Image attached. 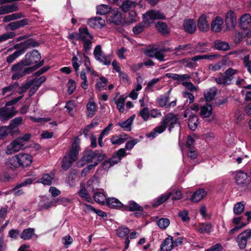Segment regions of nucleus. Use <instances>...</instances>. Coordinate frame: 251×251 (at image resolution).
Listing matches in <instances>:
<instances>
[{"instance_id":"nucleus-31","label":"nucleus","mask_w":251,"mask_h":251,"mask_svg":"<svg viewBox=\"0 0 251 251\" xmlns=\"http://www.w3.org/2000/svg\"><path fill=\"white\" fill-rule=\"evenodd\" d=\"M54 175L52 173L44 174L42 177L38 180V182L41 183L44 185H50L54 179Z\"/></svg>"},{"instance_id":"nucleus-6","label":"nucleus","mask_w":251,"mask_h":251,"mask_svg":"<svg viewBox=\"0 0 251 251\" xmlns=\"http://www.w3.org/2000/svg\"><path fill=\"white\" fill-rule=\"evenodd\" d=\"M199 109V106H194L192 109H187L184 113L183 116L185 118L189 117L188 126L192 131H195L197 128L199 124V118L195 114L192 113V111H198Z\"/></svg>"},{"instance_id":"nucleus-45","label":"nucleus","mask_w":251,"mask_h":251,"mask_svg":"<svg viewBox=\"0 0 251 251\" xmlns=\"http://www.w3.org/2000/svg\"><path fill=\"white\" fill-rule=\"evenodd\" d=\"M125 205L115 198H111V208L122 210L124 209Z\"/></svg>"},{"instance_id":"nucleus-3","label":"nucleus","mask_w":251,"mask_h":251,"mask_svg":"<svg viewBox=\"0 0 251 251\" xmlns=\"http://www.w3.org/2000/svg\"><path fill=\"white\" fill-rule=\"evenodd\" d=\"M103 154L99 153L97 151H93L91 150H87L84 152L83 155L81 159L77 162L78 167H82L84 165L89 162H93L94 164H90L96 166L104 158Z\"/></svg>"},{"instance_id":"nucleus-61","label":"nucleus","mask_w":251,"mask_h":251,"mask_svg":"<svg viewBox=\"0 0 251 251\" xmlns=\"http://www.w3.org/2000/svg\"><path fill=\"white\" fill-rule=\"evenodd\" d=\"M139 115L141 117L145 122L148 121L150 119V112L148 107H144L141 109Z\"/></svg>"},{"instance_id":"nucleus-27","label":"nucleus","mask_w":251,"mask_h":251,"mask_svg":"<svg viewBox=\"0 0 251 251\" xmlns=\"http://www.w3.org/2000/svg\"><path fill=\"white\" fill-rule=\"evenodd\" d=\"M218 92V89L215 87L208 88L204 92V97L206 101H210Z\"/></svg>"},{"instance_id":"nucleus-14","label":"nucleus","mask_w":251,"mask_h":251,"mask_svg":"<svg viewBox=\"0 0 251 251\" xmlns=\"http://www.w3.org/2000/svg\"><path fill=\"white\" fill-rule=\"evenodd\" d=\"M79 151V144L76 142V141H75L73 143L71 148H70L68 152L65 155L68 156L69 157L72 158L73 160H75V161L78 158Z\"/></svg>"},{"instance_id":"nucleus-13","label":"nucleus","mask_w":251,"mask_h":251,"mask_svg":"<svg viewBox=\"0 0 251 251\" xmlns=\"http://www.w3.org/2000/svg\"><path fill=\"white\" fill-rule=\"evenodd\" d=\"M29 20L27 19H24L19 21L11 22L5 26L6 30H14L23 27L25 25H28Z\"/></svg>"},{"instance_id":"nucleus-34","label":"nucleus","mask_w":251,"mask_h":251,"mask_svg":"<svg viewBox=\"0 0 251 251\" xmlns=\"http://www.w3.org/2000/svg\"><path fill=\"white\" fill-rule=\"evenodd\" d=\"M17 6L15 4L0 6V15H4L17 11Z\"/></svg>"},{"instance_id":"nucleus-58","label":"nucleus","mask_w":251,"mask_h":251,"mask_svg":"<svg viewBox=\"0 0 251 251\" xmlns=\"http://www.w3.org/2000/svg\"><path fill=\"white\" fill-rule=\"evenodd\" d=\"M19 86V83L15 82L8 86L5 87L2 89V95H5L7 93L13 92Z\"/></svg>"},{"instance_id":"nucleus-20","label":"nucleus","mask_w":251,"mask_h":251,"mask_svg":"<svg viewBox=\"0 0 251 251\" xmlns=\"http://www.w3.org/2000/svg\"><path fill=\"white\" fill-rule=\"evenodd\" d=\"M223 20L221 17H216L211 23V30L214 32L222 31Z\"/></svg>"},{"instance_id":"nucleus-64","label":"nucleus","mask_w":251,"mask_h":251,"mask_svg":"<svg viewBox=\"0 0 251 251\" xmlns=\"http://www.w3.org/2000/svg\"><path fill=\"white\" fill-rule=\"evenodd\" d=\"M145 23L143 21L138 24L135 27L132 29V31L134 34L137 35V34L141 33L143 32L145 29Z\"/></svg>"},{"instance_id":"nucleus-48","label":"nucleus","mask_w":251,"mask_h":251,"mask_svg":"<svg viewBox=\"0 0 251 251\" xmlns=\"http://www.w3.org/2000/svg\"><path fill=\"white\" fill-rule=\"evenodd\" d=\"M171 89L168 91V94L165 96H161L158 100L159 104L161 107H168V103L169 102V94L170 93Z\"/></svg>"},{"instance_id":"nucleus-10","label":"nucleus","mask_w":251,"mask_h":251,"mask_svg":"<svg viewBox=\"0 0 251 251\" xmlns=\"http://www.w3.org/2000/svg\"><path fill=\"white\" fill-rule=\"evenodd\" d=\"M251 238V229H247L239 234L236 238V242L237 243L239 248L241 250L244 249L247 245V243Z\"/></svg>"},{"instance_id":"nucleus-18","label":"nucleus","mask_w":251,"mask_h":251,"mask_svg":"<svg viewBox=\"0 0 251 251\" xmlns=\"http://www.w3.org/2000/svg\"><path fill=\"white\" fill-rule=\"evenodd\" d=\"M88 24L92 27H101L105 25V20L100 17H94L88 20Z\"/></svg>"},{"instance_id":"nucleus-17","label":"nucleus","mask_w":251,"mask_h":251,"mask_svg":"<svg viewBox=\"0 0 251 251\" xmlns=\"http://www.w3.org/2000/svg\"><path fill=\"white\" fill-rule=\"evenodd\" d=\"M126 155V152L125 149L121 148L119 149L117 152L113 154L111 157V166L121 161L122 157Z\"/></svg>"},{"instance_id":"nucleus-53","label":"nucleus","mask_w":251,"mask_h":251,"mask_svg":"<svg viewBox=\"0 0 251 251\" xmlns=\"http://www.w3.org/2000/svg\"><path fill=\"white\" fill-rule=\"evenodd\" d=\"M165 17H143V21L145 27L151 25L154 22V20L157 19H165Z\"/></svg>"},{"instance_id":"nucleus-8","label":"nucleus","mask_w":251,"mask_h":251,"mask_svg":"<svg viewBox=\"0 0 251 251\" xmlns=\"http://www.w3.org/2000/svg\"><path fill=\"white\" fill-rule=\"evenodd\" d=\"M178 115H175V114L172 113H169L163 117L161 125H164L165 129L168 125L169 130L171 132L175 125L178 124Z\"/></svg>"},{"instance_id":"nucleus-37","label":"nucleus","mask_w":251,"mask_h":251,"mask_svg":"<svg viewBox=\"0 0 251 251\" xmlns=\"http://www.w3.org/2000/svg\"><path fill=\"white\" fill-rule=\"evenodd\" d=\"M247 177V175L245 172H237L235 174V182L238 185L243 184L246 182Z\"/></svg>"},{"instance_id":"nucleus-46","label":"nucleus","mask_w":251,"mask_h":251,"mask_svg":"<svg viewBox=\"0 0 251 251\" xmlns=\"http://www.w3.org/2000/svg\"><path fill=\"white\" fill-rule=\"evenodd\" d=\"M251 35V31L247 33L245 35H244L243 32L235 31L233 34V40L235 43H239L242 41L243 38L246 36Z\"/></svg>"},{"instance_id":"nucleus-32","label":"nucleus","mask_w":251,"mask_h":251,"mask_svg":"<svg viewBox=\"0 0 251 251\" xmlns=\"http://www.w3.org/2000/svg\"><path fill=\"white\" fill-rule=\"evenodd\" d=\"M239 26L243 30H248L251 27V17H240Z\"/></svg>"},{"instance_id":"nucleus-5","label":"nucleus","mask_w":251,"mask_h":251,"mask_svg":"<svg viewBox=\"0 0 251 251\" xmlns=\"http://www.w3.org/2000/svg\"><path fill=\"white\" fill-rule=\"evenodd\" d=\"M41 58V54L39 51L36 50H33L27 52L25 58H23L22 60L27 67L31 65L34 66L41 61H40Z\"/></svg>"},{"instance_id":"nucleus-30","label":"nucleus","mask_w":251,"mask_h":251,"mask_svg":"<svg viewBox=\"0 0 251 251\" xmlns=\"http://www.w3.org/2000/svg\"><path fill=\"white\" fill-rule=\"evenodd\" d=\"M137 85L129 94V97L133 100H136L138 96V92L142 89V78L141 76L137 77Z\"/></svg>"},{"instance_id":"nucleus-36","label":"nucleus","mask_w":251,"mask_h":251,"mask_svg":"<svg viewBox=\"0 0 251 251\" xmlns=\"http://www.w3.org/2000/svg\"><path fill=\"white\" fill-rule=\"evenodd\" d=\"M78 194L83 200L88 202H93L92 198L84 186H80V190L78 192Z\"/></svg>"},{"instance_id":"nucleus-7","label":"nucleus","mask_w":251,"mask_h":251,"mask_svg":"<svg viewBox=\"0 0 251 251\" xmlns=\"http://www.w3.org/2000/svg\"><path fill=\"white\" fill-rule=\"evenodd\" d=\"M172 196L173 200H179L182 197V193L178 189H174L173 191L168 193L166 194H163L154 199V205H158L166 201L171 196Z\"/></svg>"},{"instance_id":"nucleus-49","label":"nucleus","mask_w":251,"mask_h":251,"mask_svg":"<svg viewBox=\"0 0 251 251\" xmlns=\"http://www.w3.org/2000/svg\"><path fill=\"white\" fill-rule=\"evenodd\" d=\"M75 161L68 156L65 155L63 158L62 168L64 170H67L72 166L73 162Z\"/></svg>"},{"instance_id":"nucleus-1","label":"nucleus","mask_w":251,"mask_h":251,"mask_svg":"<svg viewBox=\"0 0 251 251\" xmlns=\"http://www.w3.org/2000/svg\"><path fill=\"white\" fill-rule=\"evenodd\" d=\"M44 60L34 66L27 67L21 60L19 62L14 64L11 68V72L12 73L11 79L18 80L26 75L31 74L35 70L43 65Z\"/></svg>"},{"instance_id":"nucleus-16","label":"nucleus","mask_w":251,"mask_h":251,"mask_svg":"<svg viewBox=\"0 0 251 251\" xmlns=\"http://www.w3.org/2000/svg\"><path fill=\"white\" fill-rule=\"evenodd\" d=\"M33 181V179L31 178H27L24 181L20 183L17 184L15 187L12 189V191L14 193L15 196H20L23 193L22 190H18L19 188L26 186L27 185L31 184Z\"/></svg>"},{"instance_id":"nucleus-21","label":"nucleus","mask_w":251,"mask_h":251,"mask_svg":"<svg viewBox=\"0 0 251 251\" xmlns=\"http://www.w3.org/2000/svg\"><path fill=\"white\" fill-rule=\"evenodd\" d=\"M23 118L22 117H17L10 121L9 125L11 134H14L19 131L18 126L22 124Z\"/></svg>"},{"instance_id":"nucleus-19","label":"nucleus","mask_w":251,"mask_h":251,"mask_svg":"<svg viewBox=\"0 0 251 251\" xmlns=\"http://www.w3.org/2000/svg\"><path fill=\"white\" fill-rule=\"evenodd\" d=\"M183 26L185 31L188 33H194L196 30L195 21L190 19L184 21Z\"/></svg>"},{"instance_id":"nucleus-51","label":"nucleus","mask_w":251,"mask_h":251,"mask_svg":"<svg viewBox=\"0 0 251 251\" xmlns=\"http://www.w3.org/2000/svg\"><path fill=\"white\" fill-rule=\"evenodd\" d=\"M96 105L93 101H89L87 104V115L88 117L93 116L96 111Z\"/></svg>"},{"instance_id":"nucleus-44","label":"nucleus","mask_w":251,"mask_h":251,"mask_svg":"<svg viewBox=\"0 0 251 251\" xmlns=\"http://www.w3.org/2000/svg\"><path fill=\"white\" fill-rule=\"evenodd\" d=\"M236 17H226L225 22L226 23V28L228 30H232L234 28L237 24Z\"/></svg>"},{"instance_id":"nucleus-9","label":"nucleus","mask_w":251,"mask_h":251,"mask_svg":"<svg viewBox=\"0 0 251 251\" xmlns=\"http://www.w3.org/2000/svg\"><path fill=\"white\" fill-rule=\"evenodd\" d=\"M9 105H5L0 108V121L5 122L15 116L17 111L13 106L8 107Z\"/></svg>"},{"instance_id":"nucleus-23","label":"nucleus","mask_w":251,"mask_h":251,"mask_svg":"<svg viewBox=\"0 0 251 251\" xmlns=\"http://www.w3.org/2000/svg\"><path fill=\"white\" fill-rule=\"evenodd\" d=\"M79 41H84L90 39H93V36L89 33L88 28L86 27H80L79 28Z\"/></svg>"},{"instance_id":"nucleus-29","label":"nucleus","mask_w":251,"mask_h":251,"mask_svg":"<svg viewBox=\"0 0 251 251\" xmlns=\"http://www.w3.org/2000/svg\"><path fill=\"white\" fill-rule=\"evenodd\" d=\"M124 210H126V211H136V210H138V211H143V208L140 206L139 204L137 203L136 202L134 201H130L128 202L127 205H125Z\"/></svg>"},{"instance_id":"nucleus-47","label":"nucleus","mask_w":251,"mask_h":251,"mask_svg":"<svg viewBox=\"0 0 251 251\" xmlns=\"http://www.w3.org/2000/svg\"><path fill=\"white\" fill-rule=\"evenodd\" d=\"M107 79L104 76H101L98 80L96 84V88L99 91H102L106 89Z\"/></svg>"},{"instance_id":"nucleus-25","label":"nucleus","mask_w":251,"mask_h":251,"mask_svg":"<svg viewBox=\"0 0 251 251\" xmlns=\"http://www.w3.org/2000/svg\"><path fill=\"white\" fill-rule=\"evenodd\" d=\"M197 230L202 234L209 233L213 231V227L210 223H201L198 226Z\"/></svg>"},{"instance_id":"nucleus-15","label":"nucleus","mask_w":251,"mask_h":251,"mask_svg":"<svg viewBox=\"0 0 251 251\" xmlns=\"http://www.w3.org/2000/svg\"><path fill=\"white\" fill-rule=\"evenodd\" d=\"M94 201L102 205H110V200L108 198H106L105 195L102 192H95L93 195Z\"/></svg>"},{"instance_id":"nucleus-62","label":"nucleus","mask_w":251,"mask_h":251,"mask_svg":"<svg viewBox=\"0 0 251 251\" xmlns=\"http://www.w3.org/2000/svg\"><path fill=\"white\" fill-rule=\"evenodd\" d=\"M155 26L159 32L163 34L168 33V27L165 23L158 22L155 24Z\"/></svg>"},{"instance_id":"nucleus-55","label":"nucleus","mask_w":251,"mask_h":251,"mask_svg":"<svg viewBox=\"0 0 251 251\" xmlns=\"http://www.w3.org/2000/svg\"><path fill=\"white\" fill-rule=\"evenodd\" d=\"M206 43L203 42H199L194 47V52H205L208 51L207 48L205 46Z\"/></svg>"},{"instance_id":"nucleus-52","label":"nucleus","mask_w":251,"mask_h":251,"mask_svg":"<svg viewBox=\"0 0 251 251\" xmlns=\"http://www.w3.org/2000/svg\"><path fill=\"white\" fill-rule=\"evenodd\" d=\"M110 12V7L107 5L101 4L97 7V14L105 15Z\"/></svg>"},{"instance_id":"nucleus-12","label":"nucleus","mask_w":251,"mask_h":251,"mask_svg":"<svg viewBox=\"0 0 251 251\" xmlns=\"http://www.w3.org/2000/svg\"><path fill=\"white\" fill-rule=\"evenodd\" d=\"M24 146L22 141H20L19 139H16L13 141L7 147L6 150V153L7 154H10L19 151Z\"/></svg>"},{"instance_id":"nucleus-35","label":"nucleus","mask_w":251,"mask_h":251,"mask_svg":"<svg viewBox=\"0 0 251 251\" xmlns=\"http://www.w3.org/2000/svg\"><path fill=\"white\" fill-rule=\"evenodd\" d=\"M200 114L203 118L210 117L212 114V106L210 105H208V104L201 106Z\"/></svg>"},{"instance_id":"nucleus-56","label":"nucleus","mask_w":251,"mask_h":251,"mask_svg":"<svg viewBox=\"0 0 251 251\" xmlns=\"http://www.w3.org/2000/svg\"><path fill=\"white\" fill-rule=\"evenodd\" d=\"M166 76L168 78H173L174 80H177V81H183L185 80L186 78H187L188 75H177L176 73H167Z\"/></svg>"},{"instance_id":"nucleus-63","label":"nucleus","mask_w":251,"mask_h":251,"mask_svg":"<svg viewBox=\"0 0 251 251\" xmlns=\"http://www.w3.org/2000/svg\"><path fill=\"white\" fill-rule=\"evenodd\" d=\"M170 224V222L168 218H161L157 221L158 227L162 229L168 227Z\"/></svg>"},{"instance_id":"nucleus-22","label":"nucleus","mask_w":251,"mask_h":251,"mask_svg":"<svg viewBox=\"0 0 251 251\" xmlns=\"http://www.w3.org/2000/svg\"><path fill=\"white\" fill-rule=\"evenodd\" d=\"M173 249V243H172V236L169 235L165 239L160 245L161 251H169Z\"/></svg>"},{"instance_id":"nucleus-24","label":"nucleus","mask_w":251,"mask_h":251,"mask_svg":"<svg viewBox=\"0 0 251 251\" xmlns=\"http://www.w3.org/2000/svg\"><path fill=\"white\" fill-rule=\"evenodd\" d=\"M129 137L126 134L122 133L119 135L113 136L111 138V142L114 145H121L126 141Z\"/></svg>"},{"instance_id":"nucleus-39","label":"nucleus","mask_w":251,"mask_h":251,"mask_svg":"<svg viewBox=\"0 0 251 251\" xmlns=\"http://www.w3.org/2000/svg\"><path fill=\"white\" fill-rule=\"evenodd\" d=\"M135 1L131 0H126L122 2L120 7L122 11L127 12L130 10L131 8L135 7Z\"/></svg>"},{"instance_id":"nucleus-38","label":"nucleus","mask_w":251,"mask_h":251,"mask_svg":"<svg viewBox=\"0 0 251 251\" xmlns=\"http://www.w3.org/2000/svg\"><path fill=\"white\" fill-rule=\"evenodd\" d=\"M192 48L193 47L191 44L179 45L175 48L174 51H175V52L174 54L176 56H179L183 54L184 51H186L188 50H192Z\"/></svg>"},{"instance_id":"nucleus-50","label":"nucleus","mask_w":251,"mask_h":251,"mask_svg":"<svg viewBox=\"0 0 251 251\" xmlns=\"http://www.w3.org/2000/svg\"><path fill=\"white\" fill-rule=\"evenodd\" d=\"M233 212L236 215H240L245 210V203L244 201H240L236 203L233 208Z\"/></svg>"},{"instance_id":"nucleus-11","label":"nucleus","mask_w":251,"mask_h":251,"mask_svg":"<svg viewBox=\"0 0 251 251\" xmlns=\"http://www.w3.org/2000/svg\"><path fill=\"white\" fill-rule=\"evenodd\" d=\"M93 54L95 59L102 63L104 65L110 64V58L108 56H105L102 52L100 45H99L96 46Z\"/></svg>"},{"instance_id":"nucleus-41","label":"nucleus","mask_w":251,"mask_h":251,"mask_svg":"<svg viewBox=\"0 0 251 251\" xmlns=\"http://www.w3.org/2000/svg\"><path fill=\"white\" fill-rule=\"evenodd\" d=\"M214 46L216 50H219L226 51L229 50L230 47L226 42L216 41L214 42Z\"/></svg>"},{"instance_id":"nucleus-59","label":"nucleus","mask_w":251,"mask_h":251,"mask_svg":"<svg viewBox=\"0 0 251 251\" xmlns=\"http://www.w3.org/2000/svg\"><path fill=\"white\" fill-rule=\"evenodd\" d=\"M75 103L73 101H69L66 102L65 108L67 109L70 116H73L75 112Z\"/></svg>"},{"instance_id":"nucleus-57","label":"nucleus","mask_w":251,"mask_h":251,"mask_svg":"<svg viewBox=\"0 0 251 251\" xmlns=\"http://www.w3.org/2000/svg\"><path fill=\"white\" fill-rule=\"evenodd\" d=\"M87 184L88 186L93 190H97L99 186V180L97 177H93L88 180Z\"/></svg>"},{"instance_id":"nucleus-4","label":"nucleus","mask_w":251,"mask_h":251,"mask_svg":"<svg viewBox=\"0 0 251 251\" xmlns=\"http://www.w3.org/2000/svg\"><path fill=\"white\" fill-rule=\"evenodd\" d=\"M237 74V71L236 70L233 68H228L225 71L224 75L216 77L215 80L219 85H229Z\"/></svg>"},{"instance_id":"nucleus-42","label":"nucleus","mask_w":251,"mask_h":251,"mask_svg":"<svg viewBox=\"0 0 251 251\" xmlns=\"http://www.w3.org/2000/svg\"><path fill=\"white\" fill-rule=\"evenodd\" d=\"M220 55L218 54H211V55H202L195 56L191 58V60L196 62L200 60L201 59H209V60H213L216 58H218Z\"/></svg>"},{"instance_id":"nucleus-40","label":"nucleus","mask_w":251,"mask_h":251,"mask_svg":"<svg viewBox=\"0 0 251 251\" xmlns=\"http://www.w3.org/2000/svg\"><path fill=\"white\" fill-rule=\"evenodd\" d=\"M34 228H28L24 229L20 234V237L25 240H29L34 235Z\"/></svg>"},{"instance_id":"nucleus-60","label":"nucleus","mask_w":251,"mask_h":251,"mask_svg":"<svg viewBox=\"0 0 251 251\" xmlns=\"http://www.w3.org/2000/svg\"><path fill=\"white\" fill-rule=\"evenodd\" d=\"M23 54V51H16L12 54L8 55L6 58V62L10 64L12 63L19 56Z\"/></svg>"},{"instance_id":"nucleus-2","label":"nucleus","mask_w":251,"mask_h":251,"mask_svg":"<svg viewBox=\"0 0 251 251\" xmlns=\"http://www.w3.org/2000/svg\"><path fill=\"white\" fill-rule=\"evenodd\" d=\"M32 162V156L28 153H19L10 158L6 165L10 168H25L29 166Z\"/></svg>"},{"instance_id":"nucleus-28","label":"nucleus","mask_w":251,"mask_h":251,"mask_svg":"<svg viewBox=\"0 0 251 251\" xmlns=\"http://www.w3.org/2000/svg\"><path fill=\"white\" fill-rule=\"evenodd\" d=\"M198 26L200 31L207 32L209 28V25L206 17H199L198 21Z\"/></svg>"},{"instance_id":"nucleus-54","label":"nucleus","mask_w":251,"mask_h":251,"mask_svg":"<svg viewBox=\"0 0 251 251\" xmlns=\"http://www.w3.org/2000/svg\"><path fill=\"white\" fill-rule=\"evenodd\" d=\"M116 232L119 237H123L129 233L130 229L127 227L122 226L117 228Z\"/></svg>"},{"instance_id":"nucleus-33","label":"nucleus","mask_w":251,"mask_h":251,"mask_svg":"<svg viewBox=\"0 0 251 251\" xmlns=\"http://www.w3.org/2000/svg\"><path fill=\"white\" fill-rule=\"evenodd\" d=\"M206 195V192L204 189H199L193 194L191 200L193 202H197L200 201Z\"/></svg>"},{"instance_id":"nucleus-26","label":"nucleus","mask_w":251,"mask_h":251,"mask_svg":"<svg viewBox=\"0 0 251 251\" xmlns=\"http://www.w3.org/2000/svg\"><path fill=\"white\" fill-rule=\"evenodd\" d=\"M135 118V115H132L127 119L126 121L119 123L118 125L123 128L125 131H130L131 129V127Z\"/></svg>"},{"instance_id":"nucleus-43","label":"nucleus","mask_w":251,"mask_h":251,"mask_svg":"<svg viewBox=\"0 0 251 251\" xmlns=\"http://www.w3.org/2000/svg\"><path fill=\"white\" fill-rule=\"evenodd\" d=\"M165 130V127L164 126H161V125H160L158 126L155 127L153 131L147 134V137L148 138H153L157 136L158 134H160L163 132V131H164Z\"/></svg>"}]
</instances>
